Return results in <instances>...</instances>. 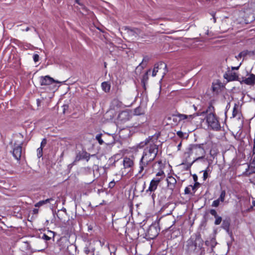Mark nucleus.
Returning <instances> with one entry per match:
<instances>
[{"instance_id": "6ab92c4d", "label": "nucleus", "mask_w": 255, "mask_h": 255, "mask_svg": "<svg viewBox=\"0 0 255 255\" xmlns=\"http://www.w3.org/2000/svg\"><path fill=\"white\" fill-rule=\"evenodd\" d=\"M102 88L105 92H108L110 90L111 85L108 82H104L102 83Z\"/></svg>"}, {"instance_id": "72a5a7b5", "label": "nucleus", "mask_w": 255, "mask_h": 255, "mask_svg": "<svg viewBox=\"0 0 255 255\" xmlns=\"http://www.w3.org/2000/svg\"><path fill=\"white\" fill-rule=\"evenodd\" d=\"M210 214H211L212 215L214 216L215 217H216V216H218V215H217V212H216V210H214V209H211V210L210 211Z\"/></svg>"}, {"instance_id": "f257e3e1", "label": "nucleus", "mask_w": 255, "mask_h": 255, "mask_svg": "<svg viewBox=\"0 0 255 255\" xmlns=\"http://www.w3.org/2000/svg\"><path fill=\"white\" fill-rule=\"evenodd\" d=\"M151 138L145 139V144H149L144 151L143 155L139 162V170L138 173L143 176L145 174L150 167L152 161L154 159L158 152V146L152 141Z\"/></svg>"}, {"instance_id": "412c9836", "label": "nucleus", "mask_w": 255, "mask_h": 255, "mask_svg": "<svg viewBox=\"0 0 255 255\" xmlns=\"http://www.w3.org/2000/svg\"><path fill=\"white\" fill-rule=\"evenodd\" d=\"M230 223L228 221L224 220L222 223V228L227 231L229 230Z\"/></svg>"}, {"instance_id": "c756f323", "label": "nucleus", "mask_w": 255, "mask_h": 255, "mask_svg": "<svg viewBox=\"0 0 255 255\" xmlns=\"http://www.w3.org/2000/svg\"><path fill=\"white\" fill-rule=\"evenodd\" d=\"M47 144V140L46 138H43L41 142V144H40V147L41 148H43L44 147H45V146L46 145V144Z\"/></svg>"}, {"instance_id": "2eb2a0df", "label": "nucleus", "mask_w": 255, "mask_h": 255, "mask_svg": "<svg viewBox=\"0 0 255 255\" xmlns=\"http://www.w3.org/2000/svg\"><path fill=\"white\" fill-rule=\"evenodd\" d=\"M243 82L247 85L255 84V75L253 74H250L248 77L243 80Z\"/></svg>"}, {"instance_id": "aec40b11", "label": "nucleus", "mask_w": 255, "mask_h": 255, "mask_svg": "<svg viewBox=\"0 0 255 255\" xmlns=\"http://www.w3.org/2000/svg\"><path fill=\"white\" fill-rule=\"evenodd\" d=\"M52 200V198H49V199H47L45 200L40 201L35 204V207H39L45 204L49 203L50 202V201H51Z\"/></svg>"}, {"instance_id": "de8ad7c7", "label": "nucleus", "mask_w": 255, "mask_h": 255, "mask_svg": "<svg viewBox=\"0 0 255 255\" xmlns=\"http://www.w3.org/2000/svg\"><path fill=\"white\" fill-rule=\"evenodd\" d=\"M185 192L186 194H188L190 192V191L188 188H186L185 189Z\"/></svg>"}, {"instance_id": "bf43d9fd", "label": "nucleus", "mask_w": 255, "mask_h": 255, "mask_svg": "<svg viewBox=\"0 0 255 255\" xmlns=\"http://www.w3.org/2000/svg\"><path fill=\"white\" fill-rule=\"evenodd\" d=\"M63 154H64V153L63 152V153H62V155H62V156H63Z\"/></svg>"}, {"instance_id": "ddd939ff", "label": "nucleus", "mask_w": 255, "mask_h": 255, "mask_svg": "<svg viewBox=\"0 0 255 255\" xmlns=\"http://www.w3.org/2000/svg\"><path fill=\"white\" fill-rule=\"evenodd\" d=\"M198 115L197 113H194L189 115L184 114H179L178 117L179 118L180 120H186L187 121L191 122L195 117H196Z\"/></svg>"}, {"instance_id": "9d476101", "label": "nucleus", "mask_w": 255, "mask_h": 255, "mask_svg": "<svg viewBox=\"0 0 255 255\" xmlns=\"http://www.w3.org/2000/svg\"><path fill=\"white\" fill-rule=\"evenodd\" d=\"M83 159H87L88 161L89 160V155L87 152L84 151L79 152L77 153L73 164H75L76 162Z\"/></svg>"}, {"instance_id": "473e14b6", "label": "nucleus", "mask_w": 255, "mask_h": 255, "mask_svg": "<svg viewBox=\"0 0 255 255\" xmlns=\"http://www.w3.org/2000/svg\"><path fill=\"white\" fill-rule=\"evenodd\" d=\"M149 60V57L146 56H144L143 58V60H142V64H143L144 63H147Z\"/></svg>"}, {"instance_id": "4be33fe9", "label": "nucleus", "mask_w": 255, "mask_h": 255, "mask_svg": "<svg viewBox=\"0 0 255 255\" xmlns=\"http://www.w3.org/2000/svg\"><path fill=\"white\" fill-rule=\"evenodd\" d=\"M220 85L217 83H213L212 86V89L214 92H218V90L220 88Z\"/></svg>"}, {"instance_id": "a18cd8bd", "label": "nucleus", "mask_w": 255, "mask_h": 255, "mask_svg": "<svg viewBox=\"0 0 255 255\" xmlns=\"http://www.w3.org/2000/svg\"><path fill=\"white\" fill-rule=\"evenodd\" d=\"M241 65V63L240 64L239 66H238V67H232V70H238L239 68Z\"/></svg>"}, {"instance_id": "bb28decb", "label": "nucleus", "mask_w": 255, "mask_h": 255, "mask_svg": "<svg viewBox=\"0 0 255 255\" xmlns=\"http://www.w3.org/2000/svg\"><path fill=\"white\" fill-rule=\"evenodd\" d=\"M66 213L65 212H63V213H59L57 215L58 216V217L60 219L61 221H63V222H65V220H64L63 219V218L62 217L63 216H66Z\"/></svg>"}, {"instance_id": "6e6d98bb", "label": "nucleus", "mask_w": 255, "mask_h": 255, "mask_svg": "<svg viewBox=\"0 0 255 255\" xmlns=\"http://www.w3.org/2000/svg\"><path fill=\"white\" fill-rule=\"evenodd\" d=\"M193 107L194 108V111H196L197 108L194 105H193Z\"/></svg>"}, {"instance_id": "f704fd0d", "label": "nucleus", "mask_w": 255, "mask_h": 255, "mask_svg": "<svg viewBox=\"0 0 255 255\" xmlns=\"http://www.w3.org/2000/svg\"><path fill=\"white\" fill-rule=\"evenodd\" d=\"M156 176H158V177H162L163 178L164 176L163 171H159L158 173H156Z\"/></svg>"}, {"instance_id": "37998d69", "label": "nucleus", "mask_w": 255, "mask_h": 255, "mask_svg": "<svg viewBox=\"0 0 255 255\" xmlns=\"http://www.w3.org/2000/svg\"><path fill=\"white\" fill-rule=\"evenodd\" d=\"M237 113V111L236 108H234L233 112V117H235L236 116Z\"/></svg>"}, {"instance_id": "39448f33", "label": "nucleus", "mask_w": 255, "mask_h": 255, "mask_svg": "<svg viewBox=\"0 0 255 255\" xmlns=\"http://www.w3.org/2000/svg\"><path fill=\"white\" fill-rule=\"evenodd\" d=\"M240 14L244 17V22L246 23H250L255 19V14L250 9H247L246 11H241Z\"/></svg>"}, {"instance_id": "2f4dec72", "label": "nucleus", "mask_w": 255, "mask_h": 255, "mask_svg": "<svg viewBox=\"0 0 255 255\" xmlns=\"http://www.w3.org/2000/svg\"><path fill=\"white\" fill-rule=\"evenodd\" d=\"M162 179V177H160L156 176V177L154 178L152 180L155 181V182L159 183Z\"/></svg>"}, {"instance_id": "a19ab883", "label": "nucleus", "mask_w": 255, "mask_h": 255, "mask_svg": "<svg viewBox=\"0 0 255 255\" xmlns=\"http://www.w3.org/2000/svg\"><path fill=\"white\" fill-rule=\"evenodd\" d=\"M139 108L136 109L134 111V114L136 115H140V113L139 112Z\"/></svg>"}, {"instance_id": "58836bf2", "label": "nucleus", "mask_w": 255, "mask_h": 255, "mask_svg": "<svg viewBox=\"0 0 255 255\" xmlns=\"http://www.w3.org/2000/svg\"><path fill=\"white\" fill-rule=\"evenodd\" d=\"M208 177V173L206 170L204 171L203 173V180H205Z\"/></svg>"}, {"instance_id": "c85d7f7f", "label": "nucleus", "mask_w": 255, "mask_h": 255, "mask_svg": "<svg viewBox=\"0 0 255 255\" xmlns=\"http://www.w3.org/2000/svg\"><path fill=\"white\" fill-rule=\"evenodd\" d=\"M220 201H221L220 200H219L218 199L214 201L213 202L212 206L213 207H218L219 205Z\"/></svg>"}, {"instance_id": "1a4fd4ad", "label": "nucleus", "mask_w": 255, "mask_h": 255, "mask_svg": "<svg viewBox=\"0 0 255 255\" xmlns=\"http://www.w3.org/2000/svg\"><path fill=\"white\" fill-rule=\"evenodd\" d=\"M125 30L128 37L131 39H134L139 36L141 33V31L138 28H130L129 27H126Z\"/></svg>"}, {"instance_id": "f8f14e48", "label": "nucleus", "mask_w": 255, "mask_h": 255, "mask_svg": "<svg viewBox=\"0 0 255 255\" xmlns=\"http://www.w3.org/2000/svg\"><path fill=\"white\" fill-rule=\"evenodd\" d=\"M197 240L194 241L193 239H190L187 242V246L188 247V250L190 252L194 251L196 249L197 243L196 242Z\"/></svg>"}, {"instance_id": "a878e982", "label": "nucleus", "mask_w": 255, "mask_h": 255, "mask_svg": "<svg viewBox=\"0 0 255 255\" xmlns=\"http://www.w3.org/2000/svg\"><path fill=\"white\" fill-rule=\"evenodd\" d=\"M101 137H102V134H99L97 135L96 136V139L98 141L99 143L100 144H102L104 142L103 140L102 139Z\"/></svg>"}, {"instance_id": "c03bdc74", "label": "nucleus", "mask_w": 255, "mask_h": 255, "mask_svg": "<svg viewBox=\"0 0 255 255\" xmlns=\"http://www.w3.org/2000/svg\"><path fill=\"white\" fill-rule=\"evenodd\" d=\"M115 185V182L112 181L109 183L110 187H113Z\"/></svg>"}, {"instance_id": "7c9ffc66", "label": "nucleus", "mask_w": 255, "mask_h": 255, "mask_svg": "<svg viewBox=\"0 0 255 255\" xmlns=\"http://www.w3.org/2000/svg\"><path fill=\"white\" fill-rule=\"evenodd\" d=\"M42 239L45 241H49L51 239V237L49 236L47 234H44L43 235Z\"/></svg>"}, {"instance_id": "603ef678", "label": "nucleus", "mask_w": 255, "mask_h": 255, "mask_svg": "<svg viewBox=\"0 0 255 255\" xmlns=\"http://www.w3.org/2000/svg\"><path fill=\"white\" fill-rule=\"evenodd\" d=\"M241 57H242V56H240V53L237 56H236V58L237 59Z\"/></svg>"}, {"instance_id": "0eeeda50", "label": "nucleus", "mask_w": 255, "mask_h": 255, "mask_svg": "<svg viewBox=\"0 0 255 255\" xmlns=\"http://www.w3.org/2000/svg\"><path fill=\"white\" fill-rule=\"evenodd\" d=\"M158 229L155 226H150L147 230L145 236L147 239H153L158 234Z\"/></svg>"}, {"instance_id": "09e8293b", "label": "nucleus", "mask_w": 255, "mask_h": 255, "mask_svg": "<svg viewBox=\"0 0 255 255\" xmlns=\"http://www.w3.org/2000/svg\"><path fill=\"white\" fill-rule=\"evenodd\" d=\"M148 72H150V70H149L148 71L146 72L145 75L144 76V77H143L144 79H147V74H148Z\"/></svg>"}, {"instance_id": "79ce46f5", "label": "nucleus", "mask_w": 255, "mask_h": 255, "mask_svg": "<svg viewBox=\"0 0 255 255\" xmlns=\"http://www.w3.org/2000/svg\"><path fill=\"white\" fill-rule=\"evenodd\" d=\"M44 250V249H42V248L39 247V248H38V249H34V252H36V251L40 252V251H43Z\"/></svg>"}, {"instance_id": "6e6552de", "label": "nucleus", "mask_w": 255, "mask_h": 255, "mask_svg": "<svg viewBox=\"0 0 255 255\" xmlns=\"http://www.w3.org/2000/svg\"><path fill=\"white\" fill-rule=\"evenodd\" d=\"M40 83L41 86H49L53 83H60V82L55 80L49 76H45L40 77Z\"/></svg>"}, {"instance_id": "e433bc0d", "label": "nucleus", "mask_w": 255, "mask_h": 255, "mask_svg": "<svg viewBox=\"0 0 255 255\" xmlns=\"http://www.w3.org/2000/svg\"><path fill=\"white\" fill-rule=\"evenodd\" d=\"M248 51H243L240 53V56H242V57H245L247 54H248Z\"/></svg>"}, {"instance_id": "423d86ee", "label": "nucleus", "mask_w": 255, "mask_h": 255, "mask_svg": "<svg viewBox=\"0 0 255 255\" xmlns=\"http://www.w3.org/2000/svg\"><path fill=\"white\" fill-rule=\"evenodd\" d=\"M23 143L22 142H20L19 143H14L13 150H12V154L14 157L17 160H20L21 154H22V146Z\"/></svg>"}, {"instance_id": "5fc2aeb1", "label": "nucleus", "mask_w": 255, "mask_h": 255, "mask_svg": "<svg viewBox=\"0 0 255 255\" xmlns=\"http://www.w3.org/2000/svg\"><path fill=\"white\" fill-rule=\"evenodd\" d=\"M193 177H194V180L195 181H196V180H197V177L196 175H194V176H193Z\"/></svg>"}, {"instance_id": "c9c22d12", "label": "nucleus", "mask_w": 255, "mask_h": 255, "mask_svg": "<svg viewBox=\"0 0 255 255\" xmlns=\"http://www.w3.org/2000/svg\"><path fill=\"white\" fill-rule=\"evenodd\" d=\"M39 55L37 54H35L33 55V60L35 62H37L39 60Z\"/></svg>"}, {"instance_id": "dca6fc26", "label": "nucleus", "mask_w": 255, "mask_h": 255, "mask_svg": "<svg viewBox=\"0 0 255 255\" xmlns=\"http://www.w3.org/2000/svg\"><path fill=\"white\" fill-rule=\"evenodd\" d=\"M224 77L229 81H234L238 78V75L235 72L228 71V72L225 75Z\"/></svg>"}, {"instance_id": "b1692460", "label": "nucleus", "mask_w": 255, "mask_h": 255, "mask_svg": "<svg viewBox=\"0 0 255 255\" xmlns=\"http://www.w3.org/2000/svg\"><path fill=\"white\" fill-rule=\"evenodd\" d=\"M37 155L38 158H40L43 155V148L41 147L38 148L37 149Z\"/></svg>"}, {"instance_id": "20e7f679", "label": "nucleus", "mask_w": 255, "mask_h": 255, "mask_svg": "<svg viewBox=\"0 0 255 255\" xmlns=\"http://www.w3.org/2000/svg\"><path fill=\"white\" fill-rule=\"evenodd\" d=\"M167 72L166 64L162 62L156 63L154 65L152 71V76L155 77L158 72L162 75L163 78Z\"/></svg>"}, {"instance_id": "4468645a", "label": "nucleus", "mask_w": 255, "mask_h": 255, "mask_svg": "<svg viewBox=\"0 0 255 255\" xmlns=\"http://www.w3.org/2000/svg\"><path fill=\"white\" fill-rule=\"evenodd\" d=\"M168 188L173 190L176 184V179L172 176H168L166 179Z\"/></svg>"}, {"instance_id": "f3484780", "label": "nucleus", "mask_w": 255, "mask_h": 255, "mask_svg": "<svg viewBox=\"0 0 255 255\" xmlns=\"http://www.w3.org/2000/svg\"><path fill=\"white\" fill-rule=\"evenodd\" d=\"M123 165L125 169H129L133 166V162L130 158L126 157L123 160Z\"/></svg>"}, {"instance_id": "4d7b16f0", "label": "nucleus", "mask_w": 255, "mask_h": 255, "mask_svg": "<svg viewBox=\"0 0 255 255\" xmlns=\"http://www.w3.org/2000/svg\"><path fill=\"white\" fill-rule=\"evenodd\" d=\"M29 30V27H27L26 29H25V31H27Z\"/></svg>"}, {"instance_id": "864d4df0", "label": "nucleus", "mask_w": 255, "mask_h": 255, "mask_svg": "<svg viewBox=\"0 0 255 255\" xmlns=\"http://www.w3.org/2000/svg\"><path fill=\"white\" fill-rule=\"evenodd\" d=\"M76 3H77L78 4H79V5H81V3H80L79 1L78 0H75Z\"/></svg>"}, {"instance_id": "4c0bfd02", "label": "nucleus", "mask_w": 255, "mask_h": 255, "mask_svg": "<svg viewBox=\"0 0 255 255\" xmlns=\"http://www.w3.org/2000/svg\"><path fill=\"white\" fill-rule=\"evenodd\" d=\"M47 235L49 236H50L53 238H54V233L52 231H48L47 232Z\"/></svg>"}, {"instance_id": "7ed1b4c3", "label": "nucleus", "mask_w": 255, "mask_h": 255, "mask_svg": "<svg viewBox=\"0 0 255 255\" xmlns=\"http://www.w3.org/2000/svg\"><path fill=\"white\" fill-rule=\"evenodd\" d=\"M206 122L208 124V127L213 130H218L220 128L219 122L215 116L212 113H209L206 117Z\"/></svg>"}, {"instance_id": "49530a36", "label": "nucleus", "mask_w": 255, "mask_h": 255, "mask_svg": "<svg viewBox=\"0 0 255 255\" xmlns=\"http://www.w3.org/2000/svg\"><path fill=\"white\" fill-rule=\"evenodd\" d=\"M33 212L34 214H36L38 212V210L37 209H34L33 210Z\"/></svg>"}, {"instance_id": "cd10ccee", "label": "nucleus", "mask_w": 255, "mask_h": 255, "mask_svg": "<svg viewBox=\"0 0 255 255\" xmlns=\"http://www.w3.org/2000/svg\"><path fill=\"white\" fill-rule=\"evenodd\" d=\"M249 168L252 171V172H255V163H254V160L250 165Z\"/></svg>"}, {"instance_id": "13d9d810", "label": "nucleus", "mask_w": 255, "mask_h": 255, "mask_svg": "<svg viewBox=\"0 0 255 255\" xmlns=\"http://www.w3.org/2000/svg\"><path fill=\"white\" fill-rule=\"evenodd\" d=\"M214 22H216V19L214 17Z\"/></svg>"}, {"instance_id": "393cba45", "label": "nucleus", "mask_w": 255, "mask_h": 255, "mask_svg": "<svg viewBox=\"0 0 255 255\" xmlns=\"http://www.w3.org/2000/svg\"><path fill=\"white\" fill-rule=\"evenodd\" d=\"M216 218V220L215 221V224L216 225H218L221 224L222 219L221 217H220L219 216H216L215 217Z\"/></svg>"}, {"instance_id": "9b49d317", "label": "nucleus", "mask_w": 255, "mask_h": 255, "mask_svg": "<svg viewBox=\"0 0 255 255\" xmlns=\"http://www.w3.org/2000/svg\"><path fill=\"white\" fill-rule=\"evenodd\" d=\"M131 115L130 113L128 111L122 112L118 116L119 120L121 122H125L130 119Z\"/></svg>"}, {"instance_id": "ea45409f", "label": "nucleus", "mask_w": 255, "mask_h": 255, "mask_svg": "<svg viewBox=\"0 0 255 255\" xmlns=\"http://www.w3.org/2000/svg\"><path fill=\"white\" fill-rule=\"evenodd\" d=\"M177 134L179 136V137H182L183 136V133L181 131H179L177 132Z\"/></svg>"}, {"instance_id": "5701e85b", "label": "nucleus", "mask_w": 255, "mask_h": 255, "mask_svg": "<svg viewBox=\"0 0 255 255\" xmlns=\"http://www.w3.org/2000/svg\"><path fill=\"white\" fill-rule=\"evenodd\" d=\"M226 196V192L225 190H223L221 192V193L220 194V196L219 198H218L219 200H220L221 202H224L225 200V197Z\"/></svg>"}, {"instance_id": "3c124183", "label": "nucleus", "mask_w": 255, "mask_h": 255, "mask_svg": "<svg viewBox=\"0 0 255 255\" xmlns=\"http://www.w3.org/2000/svg\"><path fill=\"white\" fill-rule=\"evenodd\" d=\"M181 146V142H180L178 145V150H180V148Z\"/></svg>"}, {"instance_id": "f03ea898", "label": "nucleus", "mask_w": 255, "mask_h": 255, "mask_svg": "<svg viewBox=\"0 0 255 255\" xmlns=\"http://www.w3.org/2000/svg\"><path fill=\"white\" fill-rule=\"evenodd\" d=\"M202 145L203 144L190 145L186 148L185 154H187L188 156L194 154L195 155V159L193 162L204 158L205 156L206 152L202 146Z\"/></svg>"}, {"instance_id": "8fccbe9b", "label": "nucleus", "mask_w": 255, "mask_h": 255, "mask_svg": "<svg viewBox=\"0 0 255 255\" xmlns=\"http://www.w3.org/2000/svg\"><path fill=\"white\" fill-rule=\"evenodd\" d=\"M37 244L38 245H41V244H43V242L41 241V240H39L37 242Z\"/></svg>"}, {"instance_id": "a211bd4d", "label": "nucleus", "mask_w": 255, "mask_h": 255, "mask_svg": "<svg viewBox=\"0 0 255 255\" xmlns=\"http://www.w3.org/2000/svg\"><path fill=\"white\" fill-rule=\"evenodd\" d=\"M158 184V183L155 182V181L151 180L148 190L151 192L155 191L156 189Z\"/></svg>"}]
</instances>
